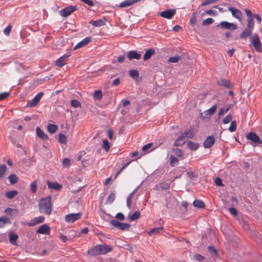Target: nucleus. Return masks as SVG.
Listing matches in <instances>:
<instances>
[{
	"instance_id": "1",
	"label": "nucleus",
	"mask_w": 262,
	"mask_h": 262,
	"mask_svg": "<svg viewBox=\"0 0 262 262\" xmlns=\"http://www.w3.org/2000/svg\"><path fill=\"white\" fill-rule=\"evenodd\" d=\"M112 250V248L108 245H98L88 250V253L91 256H96L105 254Z\"/></svg>"
},
{
	"instance_id": "2",
	"label": "nucleus",
	"mask_w": 262,
	"mask_h": 262,
	"mask_svg": "<svg viewBox=\"0 0 262 262\" xmlns=\"http://www.w3.org/2000/svg\"><path fill=\"white\" fill-rule=\"evenodd\" d=\"M39 210L40 212H43L47 215H50L52 212L51 198L48 196L41 199L39 202Z\"/></svg>"
},
{
	"instance_id": "3",
	"label": "nucleus",
	"mask_w": 262,
	"mask_h": 262,
	"mask_svg": "<svg viewBox=\"0 0 262 262\" xmlns=\"http://www.w3.org/2000/svg\"><path fill=\"white\" fill-rule=\"evenodd\" d=\"M247 140L251 142V144L255 147L259 144H262V141L259 137L254 132H249L246 135Z\"/></svg>"
},
{
	"instance_id": "4",
	"label": "nucleus",
	"mask_w": 262,
	"mask_h": 262,
	"mask_svg": "<svg viewBox=\"0 0 262 262\" xmlns=\"http://www.w3.org/2000/svg\"><path fill=\"white\" fill-rule=\"evenodd\" d=\"M250 42L257 52L262 51V45L257 34H254L250 37Z\"/></svg>"
},
{
	"instance_id": "5",
	"label": "nucleus",
	"mask_w": 262,
	"mask_h": 262,
	"mask_svg": "<svg viewBox=\"0 0 262 262\" xmlns=\"http://www.w3.org/2000/svg\"><path fill=\"white\" fill-rule=\"evenodd\" d=\"M77 8L76 6H69L60 10L59 14L63 17H67L76 11Z\"/></svg>"
},
{
	"instance_id": "6",
	"label": "nucleus",
	"mask_w": 262,
	"mask_h": 262,
	"mask_svg": "<svg viewBox=\"0 0 262 262\" xmlns=\"http://www.w3.org/2000/svg\"><path fill=\"white\" fill-rule=\"evenodd\" d=\"M43 95V92H40L38 93L33 99L28 102L27 105V106L32 107L36 106L38 104V102L40 101Z\"/></svg>"
},
{
	"instance_id": "7",
	"label": "nucleus",
	"mask_w": 262,
	"mask_h": 262,
	"mask_svg": "<svg viewBox=\"0 0 262 262\" xmlns=\"http://www.w3.org/2000/svg\"><path fill=\"white\" fill-rule=\"evenodd\" d=\"M82 216V213L79 212L77 213H70L66 215L65 221L67 223H73L75 221L79 219Z\"/></svg>"
},
{
	"instance_id": "8",
	"label": "nucleus",
	"mask_w": 262,
	"mask_h": 262,
	"mask_svg": "<svg viewBox=\"0 0 262 262\" xmlns=\"http://www.w3.org/2000/svg\"><path fill=\"white\" fill-rule=\"evenodd\" d=\"M176 11L175 9H168L159 13L160 15L167 19H171L176 14Z\"/></svg>"
},
{
	"instance_id": "9",
	"label": "nucleus",
	"mask_w": 262,
	"mask_h": 262,
	"mask_svg": "<svg viewBox=\"0 0 262 262\" xmlns=\"http://www.w3.org/2000/svg\"><path fill=\"white\" fill-rule=\"evenodd\" d=\"M217 104H214L211 108L203 112L204 116H202L203 119L209 118L217 110Z\"/></svg>"
},
{
	"instance_id": "10",
	"label": "nucleus",
	"mask_w": 262,
	"mask_h": 262,
	"mask_svg": "<svg viewBox=\"0 0 262 262\" xmlns=\"http://www.w3.org/2000/svg\"><path fill=\"white\" fill-rule=\"evenodd\" d=\"M220 26L222 28L230 30H234L237 29V26L235 24L233 23H230L226 21H222L220 24Z\"/></svg>"
},
{
	"instance_id": "11",
	"label": "nucleus",
	"mask_w": 262,
	"mask_h": 262,
	"mask_svg": "<svg viewBox=\"0 0 262 262\" xmlns=\"http://www.w3.org/2000/svg\"><path fill=\"white\" fill-rule=\"evenodd\" d=\"M70 56V54H66L58 58L56 61V64L58 67H62L64 66L67 61V58Z\"/></svg>"
},
{
	"instance_id": "12",
	"label": "nucleus",
	"mask_w": 262,
	"mask_h": 262,
	"mask_svg": "<svg viewBox=\"0 0 262 262\" xmlns=\"http://www.w3.org/2000/svg\"><path fill=\"white\" fill-rule=\"evenodd\" d=\"M228 10L230 11L233 17L241 20L242 17V13L238 9L234 7H229Z\"/></svg>"
},
{
	"instance_id": "13",
	"label": "nucleus",
	"mask_w": 262,
	"mask_h": 262,
	"mask_svg": "<svg viewBox=\"0 0 262 262\" xmlns=\"http://www.w3.org/2000/svg\"><path fill=\"white\" fill-rule=\"evenodd\" d=\"M215 142V139L213 136H209L207 137L203 143V145L205 148L211 147Z\"/></svg>"
},
{
	"instance_id": "14",
	"label": "nucleus",
	"mask_w": 262,
	"mask_h": 262,
	"mask_svg": "<svg viewBox=\"0 0 262 262\" xmlns=\"http://www.w3.org/2000/svg\"><path fill=\"white\" fill-rule=\"evenodd\" d=\"M50 227L47 224H43L39 227L36 233L38 234H48L50 233Z\"/></svg>"
},
{
	"instance_id": "15",
	"label": "nucleus",
	"mask_w": 262,
	"mask_h": 262,
	"mask_svg": "<svg viewBox=\"0 0 262 262\" xmlns=\"http://www.w3.org/2000/svg\"><path fill=\"white\" fill-rule=\"evenodd\" d=\"M45 217L43 216H39L33 218L28 224L29 226H34L36 225L39 224L44 222Z\"/></svg>"
},
{
	"instance_id": "16",
	"label": "nucleus",
	"mask_w": 262,
	"mask_h": 262,
	"mask_svg": "<svg viewBox=\"0 0 262 262\" xmlns=\"http://www.w3.org/2000/svg\"><path fill=\"white\" fill-rule=\"evenodd\" d=\"M92 41V38L91 37H87L81 40L80 42L78 43L74 48V50H77L79 48L83 47L86 45H87L89 42Z\"/></svg>"
},
{
	"instance_id": "17",
	"label": "nucleus",
	"mask_w": 262,
	"mask_h": 262,
	"mask_svg": "<svg viewBox=\"0 0 262 262\" xmlns=\"http://www.w3.org/2000/svg\"><path fill=\"white\" fill-rule=\"evenodd\" d=\"M140 1L141 0H125L121 2L119 4V7L120 8L128 7Z\"/></svg>"
},
{
	"instance_id": "18",
	"label": "nucleus",
	"mask_w": 262,
	"mask_h": 262,
	"mask_svg": "<svg viewBox=\"0 0 262 262\" xmlns=\"http://www.w3.org/2000/svg\"><path fill=\"white\" fill-rule=\"evenodd\" d=\"M127 57L129 60L134 59L138 60L140 59L141 55L135 51H130L127 53Z\"/></svg>"
},
{
	"instance_id": "19",
	"label": "nucleus",
	"mask_w": 262,
	"mask_h": 262,
	"mask_svg": "<svg viewBox=\"0 0 262 262\" xmlns=\"http://www.w3.org/2000/svg\"><path fill=\"white\" fill-rule=\"evenodd\" d=\"M36 135L40 139L43 140H47L48 139V136L39 127L36 128Z\"/></svg>"
},
{
	"instance_id": "20",
	"label": "nucleus",
	"mask_w": 262,
	"mask_h": 262,
	"mask_svg": "<svg viewBox=\"0 0 262 262\" xmlns=\"http://www.w3.org/2000/svg\"><path fill=\"white\" fill-rule=\"evenodd\" d=\"M47 184L49 188L54 189L56 190H59L62 188V186L57 182H51L48 181Z\"/></svg>"
},
{
	"instance_id": "21",
	"label": "nucleus",
	"mask_w": 262,
	"mask_h": 262,
	"mask_svg": "<svg viewBox=\"0 0 262 262\" xmlns=\"http://www.w3.org/2000/svg\"><path fill=\"white\" fill-rule=\"evenodd\" d=\"M185 137L183 134L175 141L174 145L176 146H182L185 143Z\"/></svg>"
},
{
	"instance_id": "22",
	"label": "nucleus",
	"mask_w": 262,
	"mask_h": 262,
	"mask_svg": "<svg viewBox=\"0 0 262 262\" xmlns=\"http://www.w3.org/2000/svg\"><path fill=\"white\" fill-rule=\"evenodd\" d=\"M9 241L11 244H12L14 245H17L16 241L18 238V236L16 234H15L14 233H13L12 232H10L9 235Z\"/></svg>"
},
{
	"instance_id": "23",
	"label": "nucleus",
	"mask_w": 262,
	"mask_h": 262,
	"mask_svg": "<svg viewBox=\"0 0 262 262\" xmlns=\"http://www.w3.org/2000/svg\"><path fill=\"white\" fill-rule=\"evenodd\" d=\"M155 53V51L154 49L150 48L148 50H147L144 56H143V59L144 60H147L149 59H150L152 55H153Z\"/></svg>"
},
{
	"instance_id": "24",
	"label": "nucleus",
	"mask_w": 262,
	"mask_h": 262,
	"mask_svg": "<svg viewBox=\"0 0 262 262\" xmlns=\"http://www.w3.org/2000/svg\"><path fill=\"white\" fill-rule=\"evenodd\" d=\"M18 192L17 190L7 191L5 193V196L7 199H12L14 198Z\"/></svg>"
},
{
	"instance_id": "25",
	"label": "nucleus",
	"mask_w": 262,
	"mask_h": 262,
	"mask_svg": "<svg viewBox=\"0 0 262 262\" xmlns=\"http://www.w3.org/2000/svg\"><path fill=\"white\" fill-rule=\"evenodd\" d=\"M163 228L162 227H157L152 229L148 232V234L150 236L152 235H156L160 233L161 232H163Z\"/></svg>"
},
{
	"instance_id": "26",
	"label": "nucleus",
	"mask_w": 262,
	"mask_h": 262,
	"mask_svg": "<svg viewBox=\"0 0 262 262\" xmlns=\"http://www.w3.org/2000/svg\"><path fill=\"white\" fill-rule=\"evenodd\" d=\"M252 29L246 28H245L240 35L241 38H246L248 36H249L252 33Z\"/></svg>"
},
{
	"instance_id": "27",
	"label": "nucleus",
	"mask_w": 262,
	"mask_h": 262,
	"mask_svg": "<svg viewBox=\"0 0 262 262\" xmlns=\"http://www.w3.org/2000/svg\"><path fill=\"white\" fill-rule=\"evenodd\" d=\"M218 84L220 86H222L228 89L231 87V85L230 81L225 79H221L219 80L218 81Z\"/></svg>"
},
{
	"instance_id": "28",
	"label": "nucleus",
	"mask_w": 262,
	"mask_h": 262,
	"mask_svg": "<svg viewBox=\"0 0 262 262\" xmlns=\"http://www.w3.org/2000/svg\"><path fill=\"white\" fill-rule=\"evenodd\" d=\"M187 146L190 149L195 150L199 148V144L197 143L189 141L187 142Z\"/></svg>"
},
{
	"instance_id": "29",
	"label": "nucleus",
	"mask_w": 262,
	"mask_h": 262,
	"mask_svg": "<svg viewBox=\"0 0 262 262\" xmlns=\"http://www.w3.org/2000/svg\"><path fill=\"white\" fill-rule=\"evenodd\" d=\"M185 138L188 139L193 138L194 136V133L192 129H189L187 130H185L184 132L182 133Z\"/></svg>"
},
{
	"instance_id": "30",
	"label": "nucleus",
	"mask_w": 262,
	"mask_h": 262,
	"mask_svg": "<svg viewBox=\"0 0 262 262\" xmlns=\"http://www.w3.org/2000/svg\"><path fill=\"white\" fill-rule=\"evenodd\" d=\"M139 187H138L137 188H136L128 196L126 200V205L127 207L130 209L131 208V204H132V201L131 199L136 192V191L138 189Z\"/></svg>"
},
{
	"instance_id": "31",
	"label": "nucleus",
	"mask_w": 262,
	"mask_h": 262,
	"mask_svg": "<svg viewBox=\"0 0 262 262\" xmlns=\"http://www.w3.org/2000/svg\"><path fill=\"white\" fill-rule=\"evenodd\" d=\"M58 127L55 124H49L47 126L48 131L51 134H54L57 130Z\"/></svg>"
},
{
	"instance_id": "32",
	"label": "nucleus",
	"mask_w": 262,
	"mask_h": 262,
	"mask_svg": "<svg viewBox=\"0 0 262 262\" xmlns=\"http://www.w3.org/2000/svg\"><path fill=\"white\" fill-rule=\"evenodd\" d=\"M8 179L11 184H15L17 182L18 178L16 174H11L8 177Z\"/></svg>"
},
{
	"instance_id": "33",
	"label": "nucleus",
	"mask_w": 262,
	"mask_h": 262,
	"mask_svg": "<svg viewBox=\"0 0 262 262\" xmlns=\"http://www.w3.org/2000/svg\"><path fill=\"white\" fill-rule=\"evenodd\" d=\"M193 206L199 208H202L205 206L204 203L200 200H195L193 202Z\"/></svg>"
},
{
	"instance_id": "34",
	"label": "nucleus",
	"mask_w": 262,
	"mask_h": 262,
	"mask_svg": "<svg viewBox=\"0 0 262 262\" xmlns=\"http://www.w3.org/2000/svg\"><path fill=\"white\" fill-rule=\"evenodd\" d=\"M91 23L95 27H101L105 24L104 21L102 19L92 20Z\"/></svg>"
},
{
	"instance_id": "35",
	"label": "nucleus",
	"mask_w": 262,
	"mask_h": 262,
	"mask_svg": "<svg viewBox=\"0 0 262 262\" xmlns=\"http://www.w3.org/2000/svg\"><path fill=\"white\" fill-rule=\"evenodd\" d=\"M169 187V184L165 183H159V185L157 186V188L158 190H165L168 189Z\"/></svg>"
},
{
	"instance_id": "36",
	"label": "nucleus",
	"mask_w": 262,
	"mask_h": 262,
	"mask_svg": "<svg viewBox=\"0 0 262 262\" xmlns=\"http://www.w3.org/2000/svg\"><path fill=\"white\" fill-rule=\"evenodd\" d=\"M129 75L133 79H136L139 77V73L137 70H132L129 71Z\"/></svg>"
},
{
	"instance_id": "37",
	"label": "nucleus",
	"mask_w": 262,
	"mask_h": 262,
	"mask_svg": "<svg viewBox=\"0 0 262 262\" xmlns=\"http://www.w3.org/2000/svg\"><path fill=\"white\" fill-rule=\"evenodd\" d=\"M102 147L106 151L108 152L110 149L109 142L107 140H103L102 141Z\"/></svg>"
},
{
	"instance_id": "38",
	"label": "nucleus",
	"mask_w": 262,
	"mask_h": 262,
	"mask_svg": "<svg viewBox=\"0 0 262 262\" xmlns=\"http://www.w3.org/2000/svg\"><path fill=\"white\" fill-rule=\"evenodd\" d=\"M170 164L171 166H174L177 165L179 163V160L177 158L174 157L173 155H171L170 157Z\"/></svg>"
},
{
	"instance_id": "39",
	"label": "nucleus",
	"mask_w": 262,
	"mask_h": 262,
	"mask_svg": "<svg viewBox=\"0 0 262 262\" xmlns=\"http://www.w3.org/2000/svg\"><path fill=\"white\" fill-rule=\"evenodd\" d=\"M140 216V212L139 211H135L132 215L129 216L130 221H135Z\"/></svg>"
},
{
	"instance_id": "40",
	"label": "nucleus",
	"mask_w": 262,
	"mask_h": 262,
	"mask_svg": "<svg viewBox=\"0 0 262 262\" xmlns=\"http://www.w3.org/2000/svg\"><path fill=\"white\" fill-rule=\"evenodd\" d=\"M181 57L180 56L176 55L174 56L170 57L168 59V62L171 63H177L179 61Z\"/></svg>"
},
{
	"instance_id": "41",
	"label": "nucleus",
	"mask_w": 262,
	"mask_h": 262,
	"mask_svg": "<svg viewBox=\"0 0 262 262\" xmlns=\"http://www.w3.org/2000/svg\"><path fill=\"white\" fill-rule=\"evenodd\" d=\"M115 194L114 193H111L109 195L108 198L107 199L106 203L108 204H112L115 200Z\"/></svg>"
},
{
	"instance_id": "42",
	"label": "nucleus",
	"mask_w": 262,
	"mask_h": 262,
	"mask_svg": "<svg viewBox=\"0 0 262 262\" xmlns=\"http://www.w3.org/2000/svg\"><path fill=\"white\" fill-rule=\"evenodd\" d=\"M254 26V23L253 18H247V28L253 29Z\"/></svg>"
},
{
	"instance_id": "43",
	"label": "nucleus",
	"mask_w": 262,
	"mask_h": 262,
	"mask_svg": "<svg viewBox=\"0 0 262 262\" xmlns=\"http://www.w3.org/2000/svg\"><path fill=\"white\" fill-rule=\"evenodd\" d=\"M59 136V142L61 144H66L67 143V138L62 133H60L58 135Z\"/></svg>"
},
{
	"instance_id": "44",
	"label": "nucleus",
	"mask_w": 262,
	"mask_h": 262,
	"mask_svg": "<svg viewBox=\"0 0 262 262\" xmlns=\"http://www.w3.org/2000/svg\"><path fill=\"white\" fill-rule=\"evenodd\" d=\"M37 181L35 180L34 182H32L30 184V188L31 190L33 193H35L36 192L37 190Z\"/></svg>"
},
{
	"instance_id": "45",
	"label": "nucleus",
	"mask_w": 262,
	"mask_h": 262,
	"mask_svg": "<svg viewBox=\"0 0 262 262\" xmlns=\"http://www.w3.org/2000/svg\"><path fill=\"white\" fill-rule=\"evenodd\" d=\"M236 122L235 121H231L230 125L229 127V130L231 132H233L236 130Z\"/></svg>"
},
{
	"instance_id": "46",
	"label": "nucleus",
	"mask_w": 262,
	"mask_h": 262,
	"mask_svg": "<svg viewBox=\"0 0 262 262\" xmlns=\"http://www.w3.org/2000/svg\"><path fill=\"white\" fill-rule=\"evenodd\" d=\"M214 21V20L212 18H208L205 20H204L202 22L203 26L209 25Z\"/></svg>"
},
{
	"instance_id": "47",
	"label": "nucleus",
	"mask_w": 262,
	"mask_h": 262,
	"mask_svg": "<svg viewBox=\"0 0 262 262\" xmlns=\"http://www.w3.org/2000/svg\"><path fill=\"white\" fill-rule=\"evenodd\" d=\"M71 104L73 107L75 108L78 107L80 106V103L79 102V101H78L76 99L72 100L71 102Z\"/></svg>"
},
{
	"instance_id": "48",
	"label": "nucleus",
	"mask_w": 262,
	"mask_h": 262,
	"mask_svg": "<svg viewBox=\"0 0 262 262\" xmlns=\"http://www.w3.org/2000/svg\"><path fill=\"white\" fill-rule=\"evenodd\" d=\"M218 0H205L202 3V6H206L211 4L215 3Z\"/></svg>"
},
{
	"instance_id": "49",
	"label": "nucleus",
	"mask_w": 262,
	"mask_h": 262,
	"mask_svg": "<svg viewBox=\"0 0 262 262\" xmlns=\"http://www.w3.org/2000/svg\"><path fill=\"white\" fill-rule=\"evenodd\" d=\"M12 29V25L11 24H9L4 30V33L6 36H8L10 34V33Z\"/></svg>"
},
{
	"instance_id": "50",
	"label": "nucleus",
	"mask_w": 262,
	"mask_h": 262,
	"mask_svg": "<svg viewBox=\"0 0 262 262\" xmlns=\"http://www.w3.org/2000/svg\"><path fill=\"white\" fill-rule=\"evenodd\" d=\"M232 118V116L231 114L228 115L223 120V123L224 124H228L231 121Z\"/></svg>"
},
{
	"instance_id": "51",
	"label": "nucleus",
	"mask_w": 262,
	"mask_h": 262,
	"mask_svg": "<svg viewBox=\"0 0 262 262\" xmlns=\"http://www.w3.org/2000/svg\"><path fill=\"white\" fill-rule=\"evenodd\" d=\"M94 98L98 99H100L102 98V92L101 91L98 90L96 91L94 94Z\"/></svg>"
},
{
	"instance_id": "52",
	"label": "nucleus",
	"mask_w": 262,
	"mask_h": 262,
	"mask_svg": "<svg viewBox=\"0 0 262 262\" xmlns=\"http://www.w3.org/2000/svg\"><path fill=\"white\" fill-rule=\"evenodd\" d=\"M110 222L112 225H113L116 228H117L119 225H120V223H121L118 221V220L115 219L111 220Z\"/></svg>"
},
{
	"instance_id": "53",
	"label": "nucleus",
	"mask_w": 262,
	"mask_h": 262,
	"mask_svg": "<svg viewBox=\"0 0 262 262\" xmlns=\"http://www.w3.org/2000/svg\"><path fill=\"white\" fill-rule=\"evenodd\" d=\"M173 151H174V154L176 156L178 157H181L183 156V151L179 148L174 149Z\"/></svg>"
},
{
	"instance_id": "54",
	"label": "nucleus",
	"mask_w": 262,
	"mask_h": 262,
	"mask_svg": "<svg viewBox=\"0 0 262 262\" xmlns=\"http://www.w3.org/2000/svg\"><path fill=\"white\" fill-rule=\"evenodd\" d=\"M84 4L88 5L89 6L93 7L94 6V3L92 0H80Z\"/></svg>"
},
{
	"instance_id": "55",
	"label": "nucleus",
	"mask_w": 262,
	"mask_h": 262,
	"mask_svg": "<svg viewBox=\"0 0 262 262\" xmlns=\"http://www.w3.org/2000/svg\"><path fill=\"white\" fill-rule=\"evenodd\" d=\"M121 230H127L130 227V225L127 223H122V225L121 226Z\"/></svg>"
},
{
	"instance_id": "56",
	"label": "nucleus",
	"mask_w": 262,
	"mask_h": 262,
	"mask_svg": "<svg viewBox=\"0 0 262 262\" xmlns=\"http://www.w3.org/2000/svg\"><path fill=\"white\" fill-rule=\"evenodd\" d=\"M229 211L230 212V213L234 215V216H236L237 215V210H236L235 208H233V207H230L229 208Z\"/></svg>"
},
{
	"instance_id": "57",
	"label": "nucleus",
	"mask_w": 262,
	"mask_h": 262,
	"mask_svg": "<svg viewBox=\"0 0 262 262\" xmlns=\"http://www.w3.org/2000/svg\"><path fill=\"white\" fill-rule=\"evenodd\" d=\"M116 217L120 221H123L124 220V216L121 212L118 213L116 215Z\"/></svg>"
},
{
	"instance_id": "58",
	"label": "nucleus",
	"mask_w": 262,
	"mask_h": 262,
	"mask_svg": "<svg viewBox=\"0 0 262 262\" xmlns=\"http://www.w3.org/2000/svg\"><path fill=\"white\" fill-rule=\"evenodd\" d=\"M62 164L63 166H69L70 165V160L68 158H65L63 160Z\"/></svg>"
},
{
	"instance_id": "59",
	"label": "nucleus",
	"mask_w": 262,
	"mask_h": 262,
	"mask_svg": "<svg viewBox=\"0 0 262 262\" xmlns=\"http://www.w3.org/2000/svg\"><path fill=\"white\" fill-rule=\"evenodd\" d=\"M215 183L216 185L218 186H222L223 185L222 179L219 178H217L215 179Z\"/></svg>"
},
{
	"instance_id": "60",
	"label": "nucleus",
	"mask_w": 262,
	"mask_h": 262,
	"mask_svg": "<svg viewBox=\"0 0 262 262\" xmlns=\"http://www.w3.org/2000/svg\"><path fill=\"white\" fill-rule=\"evenodd\" d=\"M10 95L9 92L1 93V100L7 98Z\"/></svg>"
},
{
	"instance_id": "61",
	"label": "nucleus",
	"mask_w": 262,
	"mask_h": 262,
	"mask_svg": "<svg viewBox=\"0 0 262 262\" xmlns=\"http://www.w3.org/2000/svg\"><path fill=\"white\" fill-rule=\"evenodd\" d=\"M209 252L213 254H217V251L216 249L213 246H209L208 247Z\"/></svg>"
},
{
	"instance_id": "62",
	"label": "nucleus",
	"mask_w": 262,
	"mask_h": 262,
	"mask_svg": "<svg viewBox=\"0 0 262 262\" xmlns=\"http://www.w3.org/2000/svg\"><path fill=\"white\" fill-rule=\"evenodd\" d=\"M120 80L119 78H117L113 80L112 85L113 86H117L120 84Z\"/></svg>"
},
{
	"instance_id": "63",
	"label": "nucleus",
	"mask_w": 262,
	"mask_h": 262,
	"mask_svg": "<svg viewBox=\"0 0 262 262\" xmlns=\"http://www.w3.org/2000/svg\"><path fill=\"white\" fill-rule=\"evenodd\" d=\"M245 12L247 16V18H252V17L253 16L254 14H252V12L250 10L246 9Z\"/></svg>"
},
{
	"instance_id": "64",
	"label": "nucleus",
	"mask_w": 262,
	"mask_h": 262,
	"mask_svg": "<svg viewBox=\"0 0 262 262\" xmlns=\"http://www.w3.org/2000/svg\"><path fill=\"white\" fill-rule=\"evenodd\" d=\"M3 222L5 223H10V220L9 218L6 217V216H2L1 217V222Z\"/></svg>"
}]
</instances>
